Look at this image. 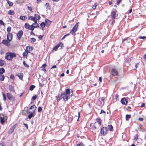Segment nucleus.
I'll list each match as a JSON object with an SVG mask.
<instances>
[{
    "label": "nucleus",
    "instance_id": "1",
    "mask_svg": "<svg viewBox=\"0 0 146 146\" xmlns=\"http://www.w3.org/2000/svg\"><path fill=\"white\" fill-rule=\"evenodd\" d=\"M70 92L69 89H66L65 92H64L61 94V96L62 97L63 100L65 101H67L68 99H69L70 96Z\"/></svg>",
    "mask_w": 146,
    "mask_h": 146
},
{
    "label": "nucleus",
    "instance_id": "2",
    "mask_svg": "<svg viewBox=\"0 0 146 146\" xmlns=\"http://www.w3.org/2000/svg\"><path fill=\"white\" fill-rule=\"evenodd\" d=\"M16 56V54L15 53L8 52L6 53L5 58L7 60H11L14 57H15Z\"/></svg>",
    "mask_w": 146,
    "mask_h": 146
},
{
    "label": "nucleus",
    "instance_id": "3",
    "mask_svg": "<svg viewBox=\"0 0 146 146\" xmlns=\"http://www.w3.org/2000/svg\"><path fill=\"white\" fill-rule=\"evenodd\" d=\"M108 130L106 127H103L101 129L100 133L102 135H106L108 132Z\"/></svg>",
    "mask_w": 146,
    "mask_h": 146
},
{
    "label": "nucleus",
    "instance_id": "4",
    "mask_svg": "<svg viewBox=\"0 0 146 146\" xmlns=\"http://www.w3.org/2000/svg\"><path fill=\"white\" fill-rule=\"evenodd\" d=\"M79 23H77L70 31V33L73 35L77 31V28L78 26Z\"/></svg>",
    "mask_w": 146,
    "mask_h": 146
},
{
    "label": "nucleus",
    "instance_id": "5",
    "mask_svg": "<svg viewBox=\"0 0 146 146\" xmlns=\"http://www.w3.org/2000/svg\"><path fill=\"white\" fill-rule=\"evenodd\" d=\"M111 74L113 76H115L118 75V72L116 69H112L111 70Z\"/></svg>",
    "mask_w": 146,
    "mask_h": 146
},
{
    "label": "nucleus",
    "instance_id": "6",
    "mask_svg": "<svg viewBox=\"0 0 146 146\" xmlns=\"http://www.w3.org/2000/svg\"><path fill=\"white\" fill-rule=\"evenodd\" d=\"M23 32L22 30L19 31L17 34V36L19 40L21 39V38L23 35Z\"/></svg>",
    "mask_w": 146,
    "mask_h": 146
},
{
    "label": "nucleus",
    "instance_id": "7",
    "mask_svg": "<svg viewBox=\"0 0 146 146\" xmlns=\"http://www.w3.org/2000/svg\"><path fill=\"white\" fill-rule=\"evenodd\" d=\"M13 35L11 33H8L7 36V39L9 41H11L13 38Z\"/></svg>",
    "mask_w": 146,
    "mask_h": 146
},
{
    "label": "nucleus",
    "instance_id": "8",
    "mask_svg": "<svg viewBox=\"0 0 146 146\" xmlns=\"http://www.w3.org/2000/svg\"><path fill=\"white\" fill-rule=\"evenodd\" d=\"M10 41L6 40H3L2 41V43L6 46H9V42Z\"/></svg>",
    "mask_w": 146,
    "mask_h": 146
},
{
    "label": "nucleus",
    "instance_id": "9",
    "mask_svg": "<svg viewBox=\"0 0 146 146\" xmlns=\"http://www.w3.org/2000/svg\"><path fill=\"white\" fill-rule=\"evenodd\" d=\"M0 116L1 123V124H3L5 122L4 116L3 114H0Z\"/></svg>",
    "mask_w": 146,
    "mask_h": 146
},
{
    "label": "nucleus",
    "instance_id": "10",
    "mask_svg": "<svg viewBox=\"0 0 146 146\" xmlns=\"http://www.w3.org/2000/svg\"><path fill=\"white\" fill-rule=\"evenodd\" d=\"M116 13L115 11H113L111 13V17L112 19H114L115 17Z\"/></svg>",
    "mask_w": 146,
    "mask_h": 146
},
{
    "label": "nucleus",
    "instance_id": "11",
    "mask_svg": "<svg viewBox=\"0 0 146 146\" xmlns=\"http://www.w3.org/2000/svg\"><path fill=\"white\" fill-rule=\"evenodd\" d=\"M15 126L14 125L11 128L9 131L8 133L9 134L12 133L14 131V129L15 128Z\"/></svg>",
    "mask_w": 146,
    "mask_h": 146
},
{
    "label": "nucleus",
    "instance_id": "12",
    "mask_svg": "<svg viewBox=\"0 0 146 146\" xmlns=\"http://www.w3.org/2000/svg\"><path fill=\"white\" fill-rule=\"evenodd\" d=\"M121 102L123 104L126 105L127 104V102L126 99L125 98H122L121 100Z\"/></svg>",
    "mask_w": 146,
    "mask_h": 146
},
{
    "label": "nucleus",
    "instance_id": "13",
    "mask_svg": "<svg viewBox=\"0 0 146 146\" xmlns=\"http://www.w3.org/2000/svg\"><path fill=\"white\" fill-rule=\"evenodd\" d=\"M7 97L10 101H11L13 100V96L12 95L9 93H7Z\"/></svg>",
    "mask_w": 146,
    "mask_h": 146
},
{
    "label": "nucleus",
    "instance_id": "14",
    "mask_svg": "<svg viewBox=\"0 0 146 146\" xmlns=\"http://www.w3.org/2000/svg\"><path fill=\"white\" fill-rule=\"evenodd\" d=\"M28 19L29 20H32L34 22L37 20V19H36V18L35 17L30 16H29Z\"/></svg>",
    "mask_w": 146,
    "mask_h": 146
},
{
    "label": "nucleus",
    "instance_id": "15",
    "mask_svg": "<svg viewBox=\"0 0 146 146\" xmlns=\"http://www.w3.org/2000/svg\"><path fill=\"white\" fill-rule=\"evenodd\" d=\"M17 76H18L19 78L21 80H23V74L22 73H19L17 74Z\"/></svg>",
    "mask_w": 146,
    "mask_h": 146
},
{
    "label": "nucleus",
    "instance_id": "16",
    "mask_svg": "<svg viewBox=\"0 0 146 146\" xmlns=\"http://www.w3.org/2000/svg\"><path fill=\"white\" fill-rule=\"evenodd\" d=\"M34 113L31 112V113L29 114L28 115V118L29 119H31L32 117H34L35 115V114Z\"/></svg>",
    "mask_w": 146,
    "mask_h": 146
},
{
    "label": "nucleus",
    "instance_id": "17",
    "mask_svg": "<svg viewBox=\"0 0 146 146\" xmlns=\"http://www.w3.org/2000/svg\"><path fill=\"white\" fill-rule=\"evenodd\" d=\"M107 128L108 129H109L110 131H113V127L111 125H108Z\"/></svg>",
    "mask_w": 146,
    "mask_h": 146
},
{
    "label": "nucleus",
    "instance_id": "18",
    "mask_svg": "<svg viewBox=\"0 0 146 146\" xmlns=\"http://www.w3.org/2000/svg\"><path fill=\"white\" fill-rule=\"evenodd\" d=\"M36 106L35 105H33L31 106L29 108V109H30V110H32V109H33V108H34L35 109L34 110H33V113H34L35 112V110H36Z\"/></svg>",
    "mask_w": 146,
    "mask_h": 146
},
{
    "label": "nucleus",
    "instance_id": "19",
    "mask_svg": "<svg viewBox=\"0 0 146 146\" xmlns=\"http://www.w3.org/2000/svg\"><path fill=\"white\" fill-rule=\"evenodd\" d=\"M9 89L11 92H13L14 91V87L11 85H9Z\"/></svg>",
    "mask_w": 146,
    "mask_h": 146
},
{
    "label": "nucleus",
    "instance_id": "20",
    "mask_svg": "<svg viewBox=\"0 0 146 146\" xmlns=\"http://www.w3.org/2000/svg\"><path fill=\"white\" fill-rule=\"evenodd\" d=\"M33 25H34L35 28H37L39 26V24L37 23V20L33 23Z\"/></svg>",
    "mask_w": 146,
    "mask_h": 146
},
{
    "label": "nucleus",
    "instance_id": "21",
    "mask_svg": "<svg viewBox=\"0 0 146 146\" xmlns=\"http://www.w3.org/2000/svg\"><path fill=\"white\" fill-rule=\"evenodd\" d=\"M96 122L98 123L99 125H101V120L100 118H98L96 119Z\"/></svg>",
    "mask_w": 146,
    "mask_h": 146
},
{
    "label": "nucleus",
    "instance_id": "22",
    "mask_svg": "<svg viewBox=\"0 0 146 146\" xmlns=\"http://www.w3.org/2000/svg\"><path fill=\"white\" fill-rule=\"evenodd\" d=\"M20 19L22 20H25L27 19V17L26 16H21L20 17Z\"/></svg>",
    "mask_w": 146,
    "mask_h": 146
},
{
    "label": "nucleus",
    "instance_id": "23",
    "mask_svg": "<svg viewBox=\"0 0 146 146\" xmlns=\"http://www.w3.org/2000/svg\"><path fill=\"white\" fill-rule=\"evenodd\" d=\"M46 25V24L44 22L41 23L40 24V26L42 30H43Z\"/></svg>",
    "mask_w": 146,
    "mask_h": 146
},
{
    "label": "nucleus",
    "instance_id": "24",
    "mask_svg": "<svg viewBox=\"0 0 146 146\" xmlns=\"http://www.w3.org/2000/svg\"><path fill=\"white\" fill-rule=\"evenodd\" d=\"M5 76L3 74H0V80L3 81L4 80Z\"/></svg>",
    "mask_w": 146,
    "mask_h": 146
},
{
    "label": "nucleus",
    "instance_id": "25",
    "mask_svg": "<svg viewBox=\"0 0 146 146\" xmlns=\"http://www.w3.org/2000/svg\"><path fill=\"white\" fill-rule=\"evenodd\" d=\"M5 63V61L0 59V66H3Z\"/></svg>",
    "mask_w": 146,
    "mask_h": 146
},
{
    "label": "nucleus",
    "instance_id": "26",
    "mask_svg": "<svg viewBox=\"0 0 146 146\" xmlns=\"http://www.w3.org/2000/svg\"><path fill=\"white\" fill-rule=\"evenodd\" d=\"M56 46L58 47L60 46L61 48H62V47H63L64 45L63 44L62 42H60L56 45Z\"/></svg>",
    "mask_w": 146,
    "mask_h": 146
},
{
    "label": "nucleus",
    "instance_id": "27",
    "mask_svg": "<svg viewBox=\"0 0 146 146\" xmlns=\"http://www.w3.org/2000/svg\"><path fill=\"white\" fill-rule=\"evenodd\" d=\"M45 22L46 23V24L48 26H49L51 23V21L48 20L47 19L45 20Z\"/></svg>",
    "mask_w": 146,
    "mask_h": 146
},
{
    "label": "nucleus",
    "instance_id": "28",
    "mask_svg": "<svg viewBox=\"0 0 146 146\" xmlns=\"http://www.w3.org/2000/svg\"><path fill=\"white\" fill-rule=\"evenodd\" d=\"M5 70L4 69L2 68H0V74H3L5 72Z\"/></svg>",
    "mask_w": 146,
    "mask_h": 146
},
{
    "label": "nucleus",
    "instance_id": "29",
    "mask_svg": "<svg viewBox=\"0 0 146 146\" xmlns=\"http://www.w3.org/2000/svg\"><path fill=\"white\" fill-rule=\"evenodd\" d=\"M31 50L33 49V47L30 46H27L26 47V50L28 52H29L31 50Z\"/></svg>",
    "mask_w": 146,
    "mask_h": 146
},
{
    "label": "nucleus",
    "instance_id": "30",
    "mask_svg": "<svg viewBox=\"0 0 146 146\" xmlns=\"http://www.w3.org/2000/svg\"><path fill=\"white\" fill-rule=\"evenodd\" d=\"M28 52L26 51H25L23 52V56L24 57H26L28 55Z\"/></svg>",
    "mask_w": 146,
    "mask_h": 146
},
{
    "label": "nucleus",
    "instance_id": "31",
    "mask_svg": "<svg viewBox=\"0 0 146 146\" xmlns=\"http://www.w3.org/2000/svg\"><path fill=\"white\" fill-rule=\"evenodd\" d=\"M30 27H29V29H30L32 31H33L35 28V27L34 26V25H33V24L31 26L30 25Z\"/></svg>",
    "mask_w": 146,
    "mask_h": 146
},
{
    "label": "nucleus",
    "instance_id": "32",
    "mask_svg": "<svg viewBox=\"0 0 146 146\" xmlns=\"http://www.w3.org/2000/svg\"><path fill=\"white\" fill-rule=\"evenodd\" d=\"M6 1L10 6H12L13 5V4L12 2L10 1L9 0H6Z\"/></svg>",
    "mask_w": 146,
    "mask_h": 146
},
{
    "label": "nucleus",
    "instance_id": "33",
    "mask_svg": "<svg viewBox=\"0 0 146 146\" xmlns=\"http://www.w3.org/2000/svg\"><path fill=\"white\" fill-rule=\"evenodd\" d=\"M35 88V86L34 85H32L30 86L29 88V90L31 91L33 90L34 88Z\"/></svg>",
    "mask_w": 146,
    "mask_h": 146
},
{
    "label": "nucleus",
    "instance_id": "34",
    "mask_svg": "<svg viewBox=\"0 0 146 146\" xmlns=\"http://www.w3.org/2000/svg\"><path fill=\"white\" fill-rule=\"evenodd\" d=\"M15 13L13 10H10L8 11V14L9 15H13Z\"/></svg>",
    "mask_w": 146,
    "mask_h": 146
},
{
    "label": "nucleus",
    "instance_id": "35",
    "mask_svg": "<svg viewBox=\"0 0 146 146\" xmlns=\"http://www.w3.org/2000/svg\"><path fill=\"white\" fill-rule=\"evenodd\" d=\"M35 16H36V17H35L36 18V19H37V20H39L41 17H40L38 15V14H35Z\"/></svg>",
    "mask_w": 146,
    "mask_h": 146
},
{
    "label": "nucleus",
    "instance_id": "36",
    "mask_svg": "<svg viewBox=\"0 0 146 146\" xmlns=\"http://www.w3.org/2000/svg\"><path fill=\"white\" fill-rule=\"evenodd\" d=\"M131 115H130L127 114L126 115V119L128 121L129 119L131 117Z\"/></svg>",
    "mask_w": 146,
    "mask_h": 146
},
{
    "label": "nucleus",
    "instance_id": "37",
    "mask_svg": "<svg viewBox=\"0 0 146 146\" xmlns=\"http://www.w3.org/2000/svg\"><path fill=\"white\" fill-rule=\"evenodd\" d=\"M23 64L24 65V66L27 68H29V66L27 64V63H26L25 61H24L23 62Z\"/></svg>",
    "mask_w": 146,
    "mask_h": 146
},
{
    "label": "nucleus",
    "instance_id": "38",
    "mask_svg": "<svg viewBox=\"0 0 146 146\" xmlns=\"http://www.w3.org/2000/svg\"><path fill=\"white\" fill-rule=\"evenodd\" d=\"M25 28L29 29L30 27V25L28 23H26L25 25Z\"/></svg>",
    "mask_w": 146,
    "mask_h": 146
},
{
    "label": "nucleus",
    "instance_id": "39",
    "mask_svg": "<svg viewBox=\"0 0 146 146\" xmlns=\"http://www.w3.org/2000/svg\"><path fill=\"white\" fill-rule=\"evenodd\" d=\"M62 97L61 96V94L60 96H58V97L57 98V101L58 102H59L60 100L62 99Z\"/></svg>",
    "mask_w": 146,
    "mask_h": 146
},
{
    "label": "nucleus",
    "instance_id": "40",
    "mask_svg": "<svg viewBox=\"0 0 146 146\" xmlns=\"http://www.w3.org/2000/svg\"><path fill=\"white\" fill-rule=\"evenodd\" d=\"M2 95L3 97V100L5 101L6 100V96L5 94H4L3 92H2Z\"/></svg>",
    "mask_w": 146,
    "mask_h": 146
},
{
    "label": "nucleus",
    "instance_id": "41",
    "mask_svg": "<svg viewBox=\"0 0 146 146\" xmlns=\"http://www.w3.org/2000/svg\"><path fill=\"white\" fill-rule=\"evenodd\" d=\"M126 40H127V41L128 42H130L131 41L130 39H128V38H124L123 39L122 42H123L124 41Z\"/></svg>",
    "mask_w": 146,
    "mask_h": 146
},
{
    "label": "nucleus",
    "instance_id": "42",
    "mask_svg": "<svg viewBox=\"0 0 146 146\" xmlns=\"http://www.w3.org/2000/svg\"><path fill=\"white\" fill-rule=\"evenodd\" d=\"M27 9L28 10L31 12L32 11V7L27 6Z\"/></svg>",
    "mask_w": 146,
    "mask_h": 146
},
{
    "label": "nucleus",
    "instance_id": "43",
    "mask_svg": "<svg viewBox=\"0 0 146 146\" xmlns=\"http://www.w3.org/2000/svg\"><path fill=\"white\" fill-rule=\"evenodd\" d=\"M42 110V108L41 107H39L38 108V112L40 113Z\"/></svg>",
    "mask_w": 146,
    "mask_h": 146
},
{
    "label": "nucleus",
    "instance_id": "44",
    "mask_svg": "<svg viewBox=\"0 0 146 146\" xmlns=\"http://www.w3.org/2000/svg\"><path fill=\"white\" fill-rule=\"evenodd\" d=\"M11 27H8L7 29V31L9 33L11 31Z\"/></svg>",
    "mask_w": 146,
    "mask_h": 146
},
{
    "label": "nucleus",
    "instance_id": "45",
    "mask_svg": "<svg viewBox=\"0 0 146 146\" xmlns=\"http://www.w3.org/2000/svg\"><path fill=\"white\" fill-rule=\"evenodd\" d=\"M31 43H33L36 41V39L34 38H31Z\"/></svg>",
    "mask_w": 146,
    "mask_h": 146
},
{
    "label": "nucleus",
    "instance_id": "46",
    "mask_svg": "<svg viewBox=\"0 0 146 146\" xmlns=\"http://www.w3.org/2000/svg\"><path fill=\"white\" fill-rule=\"evenodd\" d=\"M76 146H84V144L82 143H81L76 145Z\"/></svg>",
    "mask_w": 146,
    "mask_h": 146
},
{
    "label": "nucleus",
    "instance_id": "47",
    "mask_svg": "<svg viewBox=\"0 0 146 146\" xmlns=\"http://www.w3.org/2000/svg\"><path fill=\"white\" fill-rule=\"evenodd\" d=\"M134 140H137L138 139V135L137 134H136L134 136Z\"/></svg>",
    "mask_w": 146,
    "mask_h": 146
},
{
    "label": "nucleus",
    "instance_id": "48",
    "mask_svg": "<svg viewBox=\"0 0 146 146\" xmlns=\"http://www.w3.org/2000/svg\"><path fill=\"white\" fill-rule=\"evenodd\" d=\"M37 98V96L36 95H35L34 96H33L32 98V100H35Z\"/></svg>",
    "mask_w": 146,
    "mask_h": 146
},
{
    "label": "nucleus",
    "instance_id": "49",
    "mask_svg": "<svg viewBox=\"0 0 146 146\" xmlns=\"http://www.w3.org/2000/svg\"><path fill=\"white\" fill-rule=\"evenodd\" d=\"M131 61V59L130 58H128L127 59H126L125 60V62H126L128 63Z\"/></svg>",
    "mask_w": 146,
    "mask_h": 146
},
{
    "label": "nucleus",
    "instance_id": "50",
    "mask_svg": "<svg viewBox=\"0 0 146 146\" xmlns=\"http://www.w3.org/2000/svg\"><path fill=\"white\" fill-rule=\"evenodd\" d=\"M122 0H117L116 4L117 5H119V3L121 2Z\"/></svg>",
    "mask_w": 146,
    "mask_h": 146
},
{
    "label": "nucleus",
    "instance_id": "51",
    "mask_svg": "<svg viewBox=\"0 0 146 146\" xmlns=\"http://www.w3.org/2000/svg\"><path fill=\"white\" fill-rule=\"evenodd\" d=\"M10 78L11 79L13 80L15 78V77L13 75L11 74L10 76Z\"/></svg>",
    "mask_w": 146,
    "mask_h": 146
},
{
    "label": "nucleus",
    "instance_id": "52",
    "mask_svg": "<svg viewBox=\"0 0 146 146\" xmlns=\"http://www.w3.org/2000/svg\"><path fill=\"white\" fill-rule=\"evenodd\" d=\"M43 36V35H39L38 36V38L40 40H41L42 39Z\"/></svg>",
    "mask_w": 146,
    "mask_h": 146
},
{
    "label": "nucleus",
    "instance_id": "53",
    "mask_svg": "<svg viewBox=\"0 0 146 146\" xmlns=\"http://www.w3.org/2000/svg\"><path fill=\"white\" fill-rule=\"evenodd\" d=\"M56 45L54 47L53 50H56L58 47Z\"/></svg>",
    "mask_w": 146,
    "mask_h": 146
},
{
    "label": "nucleus",
    "instance_id": "54",
    "mask_svg": "<svg viewBox=\"0 0 146 146\" xmlns=\"http://www.w3.org/2000/svg\"><path fill=\"white\" fill-rule=\"evenodd\" d=\"M0 24L1 25H4V23L2 20H0Z\"/></svg>",
    "mask_w": 146,
    "mask_h": 146
},
{
    "label": "nucleus",
    "instance_id": "55",
    "mask_svg": "<svg viewBox=\"0 0 146 146\" xmlns=\"http://www.w3.org/2000/svg\"><path fill=\"white\" fill-rule=\"evenodd\" d=\"M102 113H103L105 114L106 113V112L103 110H101V112L100 113L101 114Z\"/></svg>",
    "mask_w": 146,
    "mask_h": 146
},
{
    "label": "nucleus",
    "instance_id": "56",
    "mask_svg": "<svg viewBox=\"0 0 146 146\" xmlns=\"http://www.w3.org/2000/svg\"><path fill=\"white\" fill-rule=\"evenodd\" d=\"M23 124L25 126L26 128L27 129H28V125L27 124L25 123H24Z\"/></svg>",
    "mask_w": 146,
    "mask_h": 146
},
{
    "label": "nucleus",
    "instance_id": "57",
    "mask_svg": "<svg viewBox=\"0 0 146 146\" xmlns=\"http://www.w3.org/2000/svg\"><path fill=\"white\" fill-rule=\"evenodd\" d=\"M145 104L144 103H143L142 104L141 107H143L145 106Z\"/></svg>",
    "mask_w": 146,
    "mask_h": 146
},
{
    "label": "nucleus",
    "instance_id": "58",
    "mask_svg": "<svg viewBox=\"0 0 146 146\" xmlns=\"http://www.w3.org/2000/svg\"><path fill=\"white\" fill-rule=\"evenodd\" d=\"M146 38V36H140V37H139V38H140V39H144L145 38Z\"/></svg>",
    "mask_w": 146,
    "mask_h": 146
},
{
    "label": "nucleus",
    "instance_id": "59",
    "mask_svg": "<svg viewBox=\"0 0 146 146\" xmlns=\"http://www.w3.org/2000/svg\"><path fill=\"white\" fill-rule=\"evenodd\" d=\"M139 120L140 121H142L143 120V119L142 117H140L139 118Z\"/></svg>",
    "mask_w": 146,
    "mask_h": 146
},
{
    "label": "nucleus",
    "instance_id": "60",
    "mask_svg": "<svg viewBox=\"0 0 146 146\" xmlns=\"http://www.w3.org/2000/svg\"><path fill=\"white\" fill-rule=\"evenodd\" d=\"M99 80L100 82H102V78L101 77H100L99 78Z\"/></svg>",
    "mask_w": 146,
    "mask_h": 146
},
{
    "label": "nucleus",
    "instance_id": "61",
    "mask_svg": "<svg viewBox=\"0 0 146 146\" xmlns=\"http://www.w3.org/2000/svg\"><path fill=\"white\" fill-rule=\"evenodd\" d=\"M56 68V65H54L51 68V69H52V68Z\"/></svg>",
    "mask_w": 146,
    "mask_h": 146
},
{
    "label": "nucleus",
    "instance_id": "62",
    "mask_svg": "<svg viewBox=\"0 0 146 146\" xmlns=\"http://www.w3.org/2000/svg\"><path fill=\"white\" fill-rule=\"evenodd\" d=\"M46 6L47 7H49V3H46L45 4Z\"/></svg>",
    "mask_w": 146,
    "mask_h": 146
},
{
    "label": "nucleus",
    "instance_id": "63",
    "mask_svg": "<svg viewBox=\"0 0 146 146\" xmlns=\"http://www.w3.org/2000/svg\"><path fill=\"white\" fill-rule=\"evenodd\" d=\"M41 70H42L43 71H44L45 72H46V69H45V68H44L42 69H41Z\"/></svg>",
    "mask_w": 146,
    "mask_h": 146
},
{
    "label": "nucleus",
    "instance_id": "64",
    "mask_svg": "<svg viewBox=\"0 0 146 146\" xmlns=\"http://www.w3.org/2000/svg\"><path fill=\"white\" fill-rule=\"evenodd\" d=\"M64 76V73H63L62 74L60 75V76H61V77Z\"/></svg>",
    "mask_w": 146,
    "mask_h": 146
}]
</instances>
